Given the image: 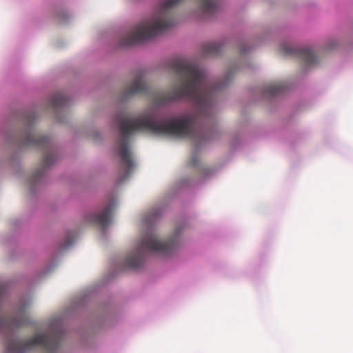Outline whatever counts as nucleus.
Instances as JSON below:
<instances>
[{
  "label": "nucleus",
  "instance_id": "1",
  "mask_svg": "<svg viewBox=\"0 0 353 353\" xmlns=\"http://www.w3.org/2000/svg\"><path fill=\"white\" fill-rule=\"evenodd\" d=\"M171 69L176 76L177 84L170 91L154 94V104L164 105L186 99L194 103L199 116L208 117L212 115L216 93L229 84L230 75L221 81L210 83L204 70L188 59L173 61Z\"/></svg>",
  "mask_w": 353,
  "mask_h": 353
},
{
  "label": "nucleus",
  "instance_id": "2",
  "mask_svg": "<svg viewBox=\"0 0 353 353\" xmlns=\"http://www.w3.org/2000/svg\"><path fill=\"white\" fill-rule=\"evenodd\" d=\"M120 136L117 143V152L120 159L119 181L126 179L134 166L130 145V137L137 131H147L158 135H173L179 137H191L194 134L190 118L174 119L167 121L158 119L151 112H146L136 118L125 113L116 116Z\"/></svg>",
  "mask_w": 353,
  "mask_h": 353
},
{
  "label": "nucleus",
  "instance_id": "3",
  "mask_svg": "<svg viewBox=\"0 0 353 353\" xmlns=\"http://www.w3.org/2000/svg\"><path fill=\"white\" fill-rule=\"evenodd\" d=\"M184 0H162L157 12L148 19L135 26L120 41L122 46L141 43L171 28L174 23L173 10ZM199 10L212 15L219 8L216 0H196Z\"/></svg>",
  "mask_w": 353,
  "mask_h": 353
},
{
  "label": "nucleus",
  "instance_id": "4",
  "mask_svg": "<svg viewBox=\"0 0 353 353\" xmlns=\"http://www.w3.org/2000/svg\"><path fill=\"white\" fill-rule=\"evenodd\" d=\"M176 231L175 235L167 241L159 239L155 234L148 232L144 234L139 243L136 250L132 252L125 259V266L137 269L143 263L144 256L147 253H155L160 255H169L178 245Z\"/></svg>",
  "mask_w": 353,
  "mask_h": 353
},
{
  "label": "nucleus",
  "instance_id": "5",
  "mask_svg": "<svg viewBox=\"0 0 353 353\" xmlns=\"http://www.w3.org/2000/svg\"><path fill=\"white\" fill-rule=\"evenodd\" d=\"M63 336V330L57 328L47 334H37L26 341L8 339L6 342V351L8 353H26L28 351L41 348L46 353H55Z\"/></svg>",
  "mask_w": 353,
  "mask_h": 353
},
{
  "label": "nucleus",
  "instance_id": "6",
  "mask_svg": "<svg viewBox=\"0 0 353 353\" xmlns=\"http://www.w3.org/2000/svg\"><path fill=\"white\" fill-rule=\"evenodd\" d=\"M23 144L26 146L42 148L46 151L41 161V168L36 170L30 177V183L34 185L41 181L46 170L56 161L57 156L52 150L49 137H39L30 132L24 139Z\"/></svg>",
  "mask_w": 353,
  "mask_h": 353
},
{
  "label": "nucleus",
  "instance_id": "7",
  "mask_svg": "<svg viewBox=\"0 0 353 353\" xmlns=\"http://www.w3.org/2000/svg\"><path fill=\"white\" fill-rule=\"evenodd\" d=\"M283 55L298 57L307 66H312L318 62V59L314 52L310 48H294L289 46H282L280 48Z\"/></svg>",
  "mask_w": 353,
  "mask_h": 353
},
{
  "label": "nucleus",
  "instance_id": "8",
  "mask_svg": "<svg viewBox=\"0 0 353 353\" xmlns=\"http://www.w3.org/2000/svg\"><path fill=\"white\" fill-rule=\"evenodd\" d=\"M149 88L145 81V74L139 72L134 77L132 82L126 87L125 97L128 98L135 94H148Z\"/></svg>",
  "mask_w": 353,
  "mask_h": 353
},
{
  "label": "nucleus",
  "instance_id": "9",
  "mask_svg": "<svg viewBox=\"0 0 353 353\" xmlns=\"http://www.w3.org/2000/svg\"><path fill=\"white\" fill-rule=\"evenodd\" d=\"M114 204L112 203L108 204L100 212L88 214L86 220L88 223L102 228H105L110 221L111 213Z\"/></svg>",
  "mask_w": 353,
  "mask_h": 353
},
{
  "label": "nucleus",
  "instance_id": "10",
  "mask_svg": "<svg viewBox=\"0 0 353 353\" xmlns=\"http://www.w3.org/2000/svg\"><path fill=\"white\" fill-rule=\"evenodd\" d=\"M68 97L61 92L54 94L49 101V106L54 110H59L68 103Z\"/></svg>",
  "mask_w": 353,
  "mask_h": 353
},
{
  "label": "nucleus",
  "instance_id": "11",
  "mask_svg": "<svg viewBox=\"0 0 353 353\" xmlns=\"http://www.w3.org/2000/svg\"><path fill=\"white\" fill-rule=\"evenodd\" d=\"M285 89V86L283 83H273L267 84L264 88L263 92L265 95L274 97L283 93Z\"/></svg>",
  "mask_w": 353,
  "mask_h": 353
},
{
  "label": "nucleus",
  "instance_id": "12",
  "mask_svg": "<svg viewBox=\"0 0 353 353\" xmlns=\"http://www.w3.org/2000/svg\"><path fill=\"white\" fill-rule=\"evenodd\" d=\"M223 49L222 45L218 43H208L203 46V54L206 56L218 55Z\"/></svg>",
  "mask_w": 353,
  "mask_h": 353
},
{
  "label": "nucleus",
  "instance_id": "13",
  "mask_svg": "<svg viewBox=\"0 0 353 353\" xmlns=\"http://www.w3.org/2000/svg\"><path fill=\"white\" fill-rule=\"evenodd\" d=\"M199 162L198 157L196 156H194L192 157V159L190 162V165L192 166H196Z\"/></svg>",
  "mask_w": 353,
  "mask_h": 353
},
{
  "label": "nucleus",
  "instance_id": "14",
  "mask_svg": "<svg viewBox=\"0 0 353 353\" xmlns=\"http://www.w3.org/2000/svg\"><path fill=\"white\" fill-rule=\"evenodd\" d=\"M246 49H247V46L246 45H243L240 48V53L241 55L244 54L245 52H246Z\"/></svg>",
  "mask_w": 353,
  "mask_h": 353
},
{
  "label": "nucleus",
  "instance_id": "15",
  "mask_svg": "<svg viewBox=\"0 0 353 353\" xmlns=\"http://www.w3.org/2000/svg\"><path fill=\"white\" fill-rule=\"evenodd\" d=\"M73 242H74V240H68V242L66 243V244L63 246L64 248L71 245L73 243Z\"/></svg>",
  "mask_w": 353,
  "mask_h": 353
}]
</instances>
